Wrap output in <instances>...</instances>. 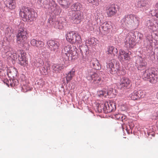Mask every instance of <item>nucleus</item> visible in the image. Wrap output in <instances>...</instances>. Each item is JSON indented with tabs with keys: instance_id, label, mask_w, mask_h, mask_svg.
I'll list each match as a JSON object with an SVG mask.
<instances>
[{
	"instance_id": "nucleus-1",
	"label": "nucleus",
	"mask_w": 158,
	"mask_h": 158,
	"mask_svg": "<svg viewBox=\"0 0 158 158\" xmlns=\"http://www.w3.org/2000/svg\"><path fill=\"white\" fill-rule=\"evenodd\" d=\"M85 76L87 79L91 81L92 84L95 86L100 85L102 83L101 78L94 69H88L85 72Z\"/></svg>"
},
{
	"instance_id": "nucleus-2",
	"label": "nucleus",
	"mask_w": 158,
	"mask_h": 158,
	"mask_svg": "<svg viewBox=\"0 0 158 158\" xmlns=\"http://www.w3.org/2000/svg\"><path fill=\"white\" fill-rule=\"evenodd\" d=\"M19 15L24 21H31L37 16L36 13L29 8L23 6L19 11Z\"/></svg>"
},
{
	"instance_id": "nucleus-3",
	"label": "nucleus",
	"mask_w": 158,
	"mask_h": 158,
	"mask_svg": "<svg viewBox=\"0 0 158 158\" xmlns=\"http://www.w3.org/2000/svg\"><path fill=\"white\" fill-rule=\"evenodd\" d=\"M142 78L147 80L152 83H155L158 80V73L154 69H148L143 72Z\"/></svg>"
},
{
	"instance_id": "nucleus-4",
	"label": "nucleus",
	"mask_w": 158,
	"mask_h": 158,
	"mask_svg": "<svg viewBox=\"0 0 158 158\" xmlns=\"http://www.w3.org/2000/svg\"><path fill=\"white\" fill-rule=\"evenodd\" d=\"M37 3L40 5V7H42L43 4L48 5L51 11L55 15H59L61 12L60 7L57 6L53 0H38Z\"/></svg>"
},
{
	"instance_id": "nucleus-5",
	"label": "nucleus",
	"mask_w": 158,
	"mask_h": 158,
	"mask_svg": "<svg viewBox=\"0 0 158 158\" xmlns=\"http://www.w3.org/2000/svg\"><path fill=\"white\" fill-rule=\"evenodd\" d=\"M67 40L71 44L80 43L81 39L79 34L75 31H72L68 33L66 36Z\"/></svg>"
},
{
	"instance_id": "nucleus-6",
	"label": "nucleus",
	"mask_w": 158,
	"mask_h": 158,
	"mask_svg": "<svg viewBox=\"0 0 158 158\" xmlns=\"http://www.w3.org/2000/svg\"><path fill=\"white\" fill-rule=\"evenodd\" d=\"M27 36L26 29L23 27H20L17 35V41L18 43L23 44L27 39Z\"/></svg>"
},
{
	"instance_id": "nucleus-7",
	"label": "nucleus",
	"mask_w": 158,
	"mask_h": 158,
	"mask_svg": "<svg viewBox=\"0 0 158 158\" xmlns=\"http://www.w3.org/2000/svg\"><path fill=\"white\" fill-rule=\"evenodd\" d=\"M69 14L70 15L69 19L71 21L75 24L80 23L83 15L80 11H70Z\"/></svg>"
},
{
	"instance_id": "nucleus-8",
	"label": "nucleus",
	"mask_w": 158,
	"mask_h": 158,
	"mask_svg": "<svg viewBox=\"0 0 158 158\" xmlns=\"http://www.w3.org/2000/svg\"><path fill=\"white\" fill-rule=\"evenodd\" d=\"M52 20H53V19L49 18L48 22L52 24L54 27L56 28L62 29L66 24V21L63 18H60L55 21Z\"/></svg>"
},
{
	"instance_id": "nucleus-9",
	"label": "nucleus",
	"mask_w": 158,
	"mask_h": 158,
	"mask_svg": "<svg viewBox=\"0 0 158 158\" xmlns=\"http://www.w3.org/2000/svg\"><path fill=\"white\" fill-rule=\"evenodd\" d=\"M11 58L14 60L18 59L19 61V63L22 66H24L27 64V61L25 56V54L22 53L21 52L19 54L13 53Z\"/></svg>"
},
{
	"instance_id": "nucleus-10",
	"label": "nucleus",
	"mask_w": 158,
	"mask_h": 158,
	"mask_svg": "<svg viewBox=\"0 0 158 158\" xmlns=\"http://www.w3.org/2000/svg\"><path fill=\"white\" fill-rule=\"evenodd\" d=\"M135 34L131 33L127 35L125 40V45L127 47L132 48L135 45V40L136 39Z\"/></svg>"
},
{
	"instance_id": "nucleus-11",
	"label": "nucleus",
	"mask_w": 158,
	"mask_h": 158,
	"mask_svg": "<svg viewBox=\"0 0 158 158\" xmlns=\"http://www.w3.org/2000/svg\"><path fill=\"white\" fill-rule=\"evenodd\" d=\"M131 85V81L129 79L126 77H123L121 78L118 87V88L123 89L129 88Z\"/></svg>"
},
{
	"instance_id": "nucleus-12",
	"label": "nucleus",
	"mask_w": 158,
	"mask_h": 158,
	"mask_svg": "<svg viewBox=\"0 0 158 158\" xmlns=\"http://www.w3.org/2000/svg\"><path fill=\"white\" fill-rule=\"evenodd\" d=\"M47 43L49 48L51 51L55 53L58 51L60 45L59 41L56 40H50L48 41Z\"/></svg>"
},
{
	"instance_id": "nucleus-13",
	"label": "nucleus",
	"mask_w": 158,
	"mask_h": 158,
	"mask_svg": "<svg viewBox=\"0 0 158 158\" xmlns=\"http://www.w3.org/2000/svg\"><path fill=\"white\" fill-rule=\"evenodd\" d=\"M134 15L133 14L126 15L121 21L122 26L124 27L125 26L127 25L131 26L134 19Z\"/></svg>"
},
{
	"instance_id": "nucleus-14",
	"label": "nucleus",
	"mask_w": 158,
	"mask_h": 158,
	"mask_svg": "<svg viewBox=\"0 0 158 158\" xmlns=\"http://www.w3.org/2000/svg\"><path fill=\"white\" fill-rule=\"evenodd\" d=\"M114 62V59L110 60L107 61L106 63V67L107 70H108L110 73L112 74L117 73L118 71V69L115 68Z\"/></svg>"
},
{
	"instance_id": "nucleus-15",
	"label": "nucleus",
	"mask_w": 158,
	"mask_h": 158,
	"mask_svg": "<svg viewBox=\"0 0 158 158\" xmlns=\"http://www.w3.org/2000/svg\"><path fill=\"white\" fill-rule=\"evenodd\" d=\"M136 64L138 70H142L145 69L147 67V63L145 59L139 57L137 59Z\"/></svg>"
},
{
	"instance_id": "nucleus-16",
	"label": "nucleus",
	"mask_w": 158,
	"mask_h": 158,
	"mask_svg": "<svg viewBox=\"0 0 158 158\" xmlns=\"http://www.w3.org/2000/svg\"><path fill=\"white\" fill-rule=\"evenodd\" d=\"M145 25L149 29L153 31H156L158 29V24L153 19L147 21L145 23Z\"/></svg>"
},
{
	"instance_id": "nucleus-17",
	"label": "nucleus",
	"mask_w": 158,
	"mask_h": 158,
	"mask_svg": "<svg viewBox=\"0 0 158 158\" xmlns=\"http://www.w3.org/2000/svg\"><path fill=\"white\" fill-rule=\"evenodd\" d=\"M137 7L146 10L149 8V5L147 0H138L136 4Z\"/></svg>"
},
{
	"instance_id": "nucleus-18",
	"label": "nucleus",
	"mask_w": 158,
	"mask_h": 158,
	"mask_svg": "<svg viewBox=\"0 0 158 158\" xmlns=\"http://www.w3.org/2000/svg\"><path fill=\"white\" fill-rule=\"evenodd\" d=\"M80 51L82 55V58L84 61H85L88 59V55L89 52L87 46L86 45H83L80 46Z\"/></svg>"
},
{
	"instance_id": "nucleus-19",
	"label": "nucleus",
	"mask_w": 158,
	"mask_h": 158,
	"mask_svg": "<svg viewBox=\"0 0 158 158\" xmlns=\"http://www.w3.org/2000/svg\"><path fill=\"white\" fill-rule=\"evenodd\" d=\"M110 26L107 22H104L99 28V31L103 35H105L110 31Z\"/></svg>"
},
{
	"instance_id": "nucleus-20",
	"label": "nucleus",
	"mask_w": 158,
	"mask_h": 158,
	"mask_svg": "<svg viewBox=\"0 0 158 158\" xmlns=\"http://www.w3.org/2000/svg\"><path fill=\"white\" fill-rule=\"evenodd\" d=\"M105 105L106 113L111 112L116 109L115 104L113 102H106Z\"/></svg>"
},
{
	"instance_id": "nucleus-21",
	"label": "nucleus",
	"mask_w": 158,
	"mask_h": 158,
	"mask_svg": "<svg viewBox=\"0 0 158 158\" xmlns=\"http://www.w3.org/2000/svg\"><path fill=\"white\" fill-rule=\"evenodd\" d=\"M131 52H126L124 50H120L119 52V55L118 58L121 60L123 59V56L124 59L126 60H129L130 59Z\"/></svg>"
},
{
	"instance_id": "nucleus-22",
	"label": "nucleus",
	"mask_w": 158,
	"mask_h": 158,
	"mask_svg": "<svg viewBox=\"0 0 158 158\" xmlns=\"http://www.w3.org/2000/svg\"><path fill=\"white\" fill-rule=\"evenodd\" d=\"M90 66L93 69L96 70H99L101 68V65L100 64L98 60L96 59H93L90 63Z\"/></svg>"
},
{
	"instance_id": "nucleus-23",
	"label": "nucleus",
	"mask_w": 158,
	"mask_h": 158,
	"mask_svg": "<svg viewBox=\"0 0 158 158\" xmlns=\"http://www.w3.org/2000/svg\"><path fill=\"white\" fill-rule=\"evenodd\" d=\"M30 43L31 45L33 46L38 48H40L43 47L44 45V43L40 40H36L35 39L32 40Z\"/></svg>"
},
{
	"instance_id": "nucleus-24",
	"label": "nucleus",
	"mask_w": 158,
	"mask_h": 158,
	"mask_svg": "<svg viewBox=\"0 0 158 158\" xmlns=\"http://www.w3.org/2000/svg\"><path fill=\"white\" fill-rule=\"evenodd\" d=\"M107 11L108 17H111L115 15L117 12L116 8L115 5H111L109 7Z\"/></svg>"
},
{
	"instance_id": "nucleus-25",
	"label": "nucleus",
	"mask_w": 158,
	"mask_h": 158,
	"mask_svg": "<svg viewBox=\"0 0 158 158\" xmlns=\"http://www.w3.org/2000/svg\"><path fill=\"white\" fill-rule=\"evenodd\" d=\"M16 0H7V2L5 4L6 7L12 10L15 8Z\"/></svg>"
},
{
	"instance_id": "nucleus-26",
	"label": "nucleus",
	"mask_w": 158,
	"mask_h": 158,
	"mask_svg": "<svg viewBox=\"0 0 158 158\" xmlns=\"http://www.w3.org/2000/svg\"><path fill=\"white\" fill-rule=\"evenodd\" d=\"M59 3L64 8H67L71 3L73 2V0H58Z\"/></svg>"
},
{
	"instance_id": "nucleus-27",
	"label": "nucleus",
	"mask_w": 158,
	"mask_h": 158,
	"mask_svg": "<svg viewBox=\"0 0 158 158\" xmlns=\"http://www.w3.org/2000/svg\"><path fill=\"white\" fill-rule=\"evenodd\" d=\"M65 77L66 82L68 84L69 81L72 79L73 77L75 75V70L72 69L68 73L66 74Z\"/></svg>"
},
{
	"instance_id": "nucleus-28",
	"label": "nucleus",
	"mask_w": 158,
	"mask_h": 158,
	"mask_svg": "<svg viewBox=\"0 0 158 158\" xmlns=\"http://www.w3.org/2000/svg\"><path fill=\"white\" fill-rule=\"evenodd\" d=\"M140 18L135 15H134V19L132 21L131 26L137 27L139 24Z\"/></svg>"
},
{
	"instance_id": "nucleus-29",
	"label": "nucleus",
	"mask_w": 158,
	"mask_h": 158,
	"mask_svg": "<svg viewBox=\"0 0 158 158\" xmlns=\"http://www.w3.org/2000/svg\"><path fill=\"white\" fill-rule=\"evenodd\" d=\"M71 8L72 11H79L81 10V5L79 3H76L71 6Z\"/></svg>"
},
{
	"instance_id": "nucleus-30",
	"label": "nucleus",
	"mask_w": 158,
	"mask_h": 158,
	"mask_svg": "<svg viewBox=\"0 0 158 158\" xmlns=\"http://www.w3.org/2000/svg\"><path fill=\"white\" fill-rule=\"evenodd\" d=\"M69 53L70 57H71L72 59L76 58L78 55L76 48L74 46L71 47L70 52H69Z\"/></svg>"
},
{
	"instance_id": "nucleus-31",
	"label": "nucleus",
	"mask_w": 158,
	"mask_h": 158,
	"mask_svg": "<svg viewBox=\"0 0 158 158\" xmlns=\"http://www.w3.org/2000/svg\"><path fill=\"white\" fill-rule=\"evenodd\" d=\"M52 69L56 73H58L61 71L63 67L60 64H54L52 66Z\"/></svg>"
},
{
	"instance_id": "nucleus-32",
	"label": "nucleus",
	"mask_w": 158,
	"mask_h": 158,
	"mask_svg": "<svg viewBox=\"0 0 158 158\" xmlns=\"http://www.w3.org/2000/svg\"><path fill=\"white\" fill-rule=\"evenodd\" d=\"M108 51L109 53L113 54L114 55L117 53L118 50L116 48H114L113 46H110L108 48Z\"/></svg>"
},
{
	"instance_id": "nucleus-33",
	"label": "nucleus",
	"mask_w": 158,
	"mask_h": 158,
	"mask_svg": "<svg viewBox=\"0 0 158 158\" xmlns=\"http://www.w3.org/2000/svg\"><path fill=\"white\" fill-rule=\"evenodd\" d=\"M49 66L46 67L45 66L41 67L40 68V71L42 74L43 75H46L47 73L48 70L49 69Z\"/></svg>"
},
{
	"instance_id": "nucleus-34",
	"label": "nucleus",
	"mask_w": 158,
	"mask_h": 158,
	"mask_svg": "<svg viewBox=\"0 0 158 158\" xmlns=\"http://www.w3.org/2000/svg\"><path fill=\"white\" fill-rule=\"evenodd\" d=\"M97 94L99 97H106L107 96L106 94V89H103L98 91Z\"/></svg>"
},
{
	"instance_id": "nucleus-35",
	"label": "nucleus",
	"mask_w": 158,
	"mask_h": 158,
	"mask_svg": "<svg viewBox=\"0 0 158 158\" xmlns=\"http://www.w3.org/2000/svg\"><path fill=\"white\" fill-rule=\"evenodd\" d=\"M71 47L70 45H68L64 47V49L62 50V53H69L70 52V50H71Z\"/></svg>"
},
{
	"instance_id": "nucleus-36",
	"label": "nucleus",
	"mask_w": 158,
	"mask_h": 158,
	"mask_svg": "<svg viewBox=\"0 0 158 158\" xmlns=\"http://www.w3.org/2000/svg\"><path fill=\"white\" fill-rule=\"evenodd\" d=\"M98 109V111L102 112V111H104L105 113H106V105L105 103L104 104H102L101 105H99L97 107Z\"/></svg>"
},
{
	"instance_id": "nucleus-37",
	"label": "nucleus",
	"mask_w": 158,
	"mask_h": 158,
	"mask_svg": "<svg viewBox=\"0 0 158 158\" xmlns=\"http://www.w3.org/2000/svg\"><path fill=\"white\" fill-rule=\"evenodd\" d=\"M137 93V91L136 90L134 91L133 93L129 95V97L133 100H135L137 99H138Z\"/></svg>"
},
{
	"instance_id": "nucleus-38",
	"label": "nucleus",
	"mask_w": 158,
	"mask_h": 158,
	"mask_svg": "<svg viewBox=\"0 0 158 158\" xmlns=\"http://www.w3.org/2000/svg\"><path fill=\"white\" fill-rule=\"evenodd\" d=\"M146 40L147 42V45L148 46H152V40L151 35L148 36L147 37Z\"/></svg>"
},
{
	"instance_id": "nucleus-39",
	"label": "nucleus",
	"mask_w": 158,
	"mask_h": 158,
	"mask_svg": "<svg viewBox=\"0 0 158 158\" xmlns=\"http://www.w3.org/2000/svg\"><path fill=\"white\" fill-rule=\"evenodd\" d=\"M137 96L138 98H143L145 95V92L142 90H139L138 91H137Z\"/></svg>"
},
{
	"instance_id": "nucleus-40",
	"label": "nucleus",
	"mask_w": 158,
	"mask_h": 158,
	"mask_svg": "<svg viewBox=\"0 0 158 158\" xmlns=\"http://www.w3.org/2000/svg\"><path fill=\"white\" fill-rule=\"evenodd\" d=\"M86 41L87 43L90 45H95L96 44V42L95 41V39L94 38H89Z\"/></svg>"
},
{
	"instance_id": "nucleus-41",
	"label": "nucleus",
	"mask_w": 158,
	"mask_h": 158,
	"mask_svg": "<svg viewBox=\"0 0 158 158\" xmlns=\"http://www.w3.org/2000/svg\"><path fill=\"white\" fill-rule=\"evenodd\" d=\"M70 57L69 53H62V58L63 61H66Z\"/></svg>"
},
{
	"instance_id": "nucleus-42",
	"label": "nucleus",
	"mask_w": 158,
	"mask_h": 158,
	"mask_svg": "<svg viewBox=\"0 0 158 158\" xmlns=\"http://www.w3.org/2000/svg\"><path fill=\"white\" fill-rule=\"evenodd\" d=\"M150 14L152 16H155L156 17L158 18V10H153L151 11Z\"/></svg>"
},
{
	"instance_id": "nucleus-43",
	"label": "nucleus",
	"mask_w": 158,
	"mask_h": 158,
	"mask_svg": "<svg viewBox=\"0 0 158 158\" xmlns=\"http://www.w3.org/2000/svg\"><path fill=\"white\" fill-rule=\"evenodd\" d=\"M95 19L97 20L98 19H100V18H102V14L98 12V11L96 12L95 13Z\"/></svg>"
},
{
	"instance_id": "nucleus-44",
	"label": "nucleus",
	"mask_w": 158,
	"mask_h": 158,
	"mask_svg": "<svg viewBox=\"0 0 158 158\" xmlns=\"http://www.w3.org/2000/svg\"><path fill=\"white\" fill-rule=\"evenodd\" d=\"M89 3H92L93 5H98V0H87Z\"/></svg>"
},
{
	"instance_id": "nucleus-45",
	"label": "nucleus",
	"mask_w": 158,
	"mask_h": 158,
	"mask_svg": "<svg viewBox=\"0 0 158 158\" xmlns=\"http://www.w3.org/2000/svg\"><path fill=\"white\" fill-rule=\"evenodd\" d=\"M5 52L6 56H7L10 58H11L13 53V52H11V51L10 50L9 51H8L7 52Z\"/></svg>"
},
{
	"instance_id": "nucleus-46",
	"label": "nucleus",
	"mask_w": 158,
	"mask_h": 158,
	"mask_svg": "<svg viewBox=\"0 0 158 158\" xmlns=\"http://www.w3.org/2000/svg\"><path fill=\"white\" fill-rule=\"evenodd\" d=\"M113 91V89L112 88H110L108 90L106 89L107 95H110L112 93Z\"/></svg>"
},
{
	"instance_id": "nucleus-47",
	"label": "nucleus",
	"mask_w": 158,
	"mask_h": 158,
	"mask_svg": "<svg viewBox=\"0 0 158 158\" xmlns=\"http://www.w3.org/2000/svg\"><path fill=\"white\" fill-rule=\"evenodd\" d=\"M122 116V114H116L115 115V117L116 119L119 120L121 121V116Z\"/></svg>"
},
{
	"instance_id": "nucleus-48",
	"label": "nucleus",
	"mask_w": 158,
	"mask_h": 158,
	"mask_svg": "<svg viewBox=\"0 0 158 158\" xmlns=\"http://www.w3.org/2000/svg\"><path fill=\"white\" fill-rule=\"evenodd\" d=\"M89 23L88 24V25L90 27V29L92 30V29H93V24L92 21H89Z\"/></svg>"
},
{
	"instance_id": "nucleus-49",
	"label": "nucleus",
	"mask_w": 158,
	"mask_h": 158,
	"mask_svg": "<svg viewBox=\"0 0 158 158\" xmlns=\"http://www.w3.org/2000/svg\"><path fill=\"white\" fill-rule=\"evenodd\" d=\"M40 60H39L40 63H37V64H36V66H37V67L41 66V65H42L43 64V61L41 59H40Z\"/></svg>"
},
{
	"instance_id": "nucleus-50",
	"label": "nucleus",
	"mask_w": 158,
	"mask_h": 158,
	"mask_svg": "<svg viewBox=\"0 0 158 158\" xmlns=\"http://www.w3.org/2000/svg\"><path fill=\"white\" fill-rule=\"evenodd\" d=\"M135 34H137L138 36L139 37V39H142V35L140 33H138L137 32H136Z\"/></svg>"
},
{
	"instance_id": "nucleus-51",
	"label": "nucleus",
	"mask_w": 158,
	"mask_h": 158,
	"mask_svg": "<svg viewBox=\"0 0 158 158\" xmlns=\"http://www.w3.org/2000/svg\"><path fill=\"white\" fill-rule=\"evenodd\" d=\"M121 121L123 122L124 120H125L126 117L125 116L122 115V116H121Z\"/></svg>"
},
{
	"instance_id": "nucleus-52",
	"label": "nucleus",
	"mask_w": 158,
	"mask_h": 158,
	"mask_svg": "<svg viewBox=\"0 0 158 158\" xmlns=\"http://www.w3.org/2000/svg\"><path fill=\"white\" fill-rule=\"evenodd\" d=\"M148 136H150V135H151L152 136H154L155 135L153 133H152L151 134L150 132H148Z\"/></svg>"
},
{
	"instance_id": "nucleus-53",
	"label": "nucleus",
	"mask_w": 158,
	"mask_h": 158,
	"mask_svg": "<svg viewBox=\"0 0 158 158\" xmlns=\"http://www.w3.org/2000/svg\"><path fill=\"white\" fill-rule=\"evenodd\" d=\"M3 40H2L1 41H0V46H3Z\"/></svg>"
},
{
	"instance_id": "nucleus-54",
	"label": "nucleus",
	"mask_w": 158,
	"mask_h": 158,
	"mask_svg": "<svg viewBox=\"0 0 158 158\" xmlns=\"http://www.w3.org/2000/svg\"><path fill=\"white\" fill-rule=\"evenodd\" d=\"M155 6L157 8H158V2L156 4Z\"/></svg>"
},
{
	"instance_id": "nucleus-55",
	"label": "nucleus",
	"mask_w": 158,
	"mask_h": 158,
	"mask_svg": "<svg viewBox=\"0 0 158 158\" xmlns=\"http://www.w3.org/2000/svg\"><path fill=\"white\" fill-rule=\"evenodd\" d=\"M156 126L158 127V121L157 122Z\"/></svg>"
},
{
	"instance_id": "nucleus-56",
	"label": "nucleus",
	"mask_w": 158,
	"mask_h": 158,
	"mask_svg": "<svg viewBox=\"0 0 158 158\" xmlns=\"http://www.w3.org/2000/svg\"><path fill=\"white\" fill-rule=\"evenodd\" d=\"M15 76H16V74H15L13 75L12 77H15Z\"/></svg>"
},
{
	"instance_id": "nucleus-57",
	"label": "nucleus",
	"mask_w": 158,
	"mask_h": 158,
	"mask_svg": "<svg viewBox=\"0 0 158 158\" xmlns=\"http://www.w3.org/2000/svg\"><path fill=\"white\" fill-rule=\"evenodd\" d=\"M156 96H157V98L158 99V92H157V94Z\"/></svg>"
},
{
	"instance_id": "nucleus-58",
	"label": "nucleus",
	"mask_w": 158,
	"mask_h": 158,
	"mask_svg": "<svg viewBox=\"0 0 158 158\" xmlns=\"http://www.w3.org/2000/svg\"><path fill=\"white\" fill-rule=\"evenodd\" d=\"M123 56V58H124L123 56Z\"/></svg>"
},
{
	"instance_id": "nucleus-59",
	"label": "nucleus",
	"mask_w": 158,
	"mask_h": 158,
	"mask_svg": "<svg viewBox=\"0 0 158 158\" xmlns=\"http://www.w3.org/2000/svg\"><path fill=\"white\" fill-rule=\"evenodd\" d=\"M15 72H17V71H16V69H15Z\"/></svg>"
}]
</instances>
